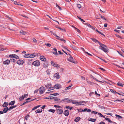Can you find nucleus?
<instances>
[{
	"label": "nucleus",
	"mask_w": 124,
	"mask_h": 124,
	"mask_svg": "<svg viewBox=\"0 0 124 124\" xmlns=\"http://www.w3.org/2000/svg\"><path fill=\"white\" fill-rule=\"evenodd\" d=\"M70 86H69L67 87L66 88L65 90H69L70 89Z\"/></svg>",
	"instance_id": "46"
},
{
	"label": "nucleus",
	"mask_w": 124,
	"mask_h": 124,
	"mask_svg": "<svg viewBox=\"0 0 124 124\" xmlns=\"http://www.w3.org/2000/svg\"><path fill=\"white\" fill-rule=\"evenodd\" d=\"M52 99H54L55 101H58L60 100V99L57 98V97H53Z\"/></svg>",
	"instance_id": "26"
},
{
	"label": "nucleus",
	"mask_w": 124,
	"mask_h": 124,
	"mask_svg": "<svg viewBox=\"0 0 124 124\" xmlns=\"http://www.w3.org/2000/svg\"><path fill=\"white\" fill-rule=\"evenodd\" d=\"M59 94L58 93H54L52 94H50V95H54V96H56L57 95H59Z\"/></svg>",
	"instance_id": "37"
},
{
	"label": "nucleus",
	"mask_w": 124,
	"mask_h": 124,
	"mask_svg": "<svg viewBox=\"0 0 124 124\" xmlns=\"http://www.w3.org/2000/svg\"><path fill=\"white\" fill-rule=\"evenodd\" d=\"M52 34L55 36H56L57 37H59V36H57L56 34L54 33L53 32L51 31Z\"/></svg>",
	"instance_id": "39"
},
{
	"label": "nucleus",
	"mask_w": 124,
	"mask_h": 124,
	"mask_svg": "<svg viewBox=\"0 0 124 124\" xmlns=\"http://www.w3.org/2000/svg\"><path fill=\"white\" fill-rule=\"evenodd\" d=\"M15 102L14 101H12L10 102L8 104L9 105H14Z\"/></svg>",
	"instance_id": "23"
},
{
	"label": "nucleus",
	"mask_w": 124,
	"mask_h": 124,
	"mask_svg": "<svg viewBox=\"0 0 124 124\" xmlns=\"http://www.w3.org/2000/svg\"><path fill=\"white\" fill-rule=\"evenodd\" d=\"M69 55V58L67 59V60L69 61L72 62L73 63H76V62L73 59L72 57L71 56V55Z\"/></svg>",
	"instance_id": "3"
},
{
	"label": "nucleus",
	"mask_w": 124,
	"mask_h": 124,
	"mask_svg": "<svg viewBox=\"0 0 124 124\" xmlns=\"http://www.w3.org/2000/svg\"><path fill=\"white\" fill-rule=\"evenodd\" d=\"M23 63V61L20 60H19L17 61L16 62V63L19 65H22Z\"/></svg>",
	"instance_id": "11"
},
{
	"label": "nucleus",
	"mask_w": 124,
	"mask_h": 124,
	"mask_svg": "<svg viewBox=\"0 0 124 124\" xmlns=\"http://www.w3.org/2000/svg\"><path fill=\"white\" fill-rule=\"evenodd\" d=\"M56 110L57 113L59 115L62 114L63 113V110L61 108H56Z\"/></svg>",
	"instance_id": "8"
},
{
	"label": "nucleus",
	"mask_w": 124,
	"mask_h": 124,
	"mask_svg": "<svg viewBox=\"0 0 124 124\" xmlns=\"http://www.w3.org/2000/svg\"><path fill=\"white\" fill-rule=\"evenodd\" d=\"M61 85L58 84H56L54 85L55 88L56 89H59Z\"/></svg>",
	"instance_id": "17"
},
{
	"label": "nucleus",
	"mask_w": 124,
	"mask_h": 124,
	"mask_svg": "<svg viewBox=\"0 0 124 124\" xmlns=\"http://www.w3.org/2000/svg\"><path fill=\"white\" fill-rule=\"evenodd\" d=\"M50 85L49 84H47L45 85V86L47 88H48L50 86Z\"/></svg>",
	"instance_id": "42"
},
{
	"label": "nucleus",
	"mask_w": 124,
	"mask_h": 124,
	"mask_svg": "<svg viewBox=\"0 0 124 124\" xmlns=\"http://www.w3.org/2000/svg\"><path fill=\"white\" fill-rule=\"evenodd\" d=\"M59 29L60 30H62V31H65V30L64 29H62L61 28L59 27Z\"/></svg>",
	"instance_id": "47"
},
{
	"label": "nucleus",
	"mask_w": 124,
	"mask_h": 124,
	"mask_svg": "<svg viewBox=\"0 0 124 124\" xmlns=\"http://www.w3.org/2000/svg\"><path fill=\"white\" fill-rule=\"evenodd\" d=\"M33 41L35 43H36L37 42V40H36L34 38H33L32 39Z\"/></svg>",
	"instance_id": "44"
},
{
	"label": "nucleus",
	"mask_w": 124,
	"mask_h": 124,
	"mask_svg": "<svg viewBox=\"0 0 124 124\" xmlns=\"http://www.w3.org/2000/svg\"><path fill=\"white\" fill-rule=\"evenodd\" d=\"M32 64L35 66L38 67L40 65V63L39 61L36 60L32 62Z\"/></svg>",
	"instance_id": "4"
},
{
	"label": "nucleus",
	"mask_w": 124,
	"mask_h": 124,
	"mask_svg": "<svg viewBox=\"0 0 124 124\" xmlns=\"http://www.w3.org/2000/svg\"><path fill=\"white\" fill-rule=\"evenodd\" d=\"M65 108H66L68 109H69L70 110H71L72 108V107L69 106H66Z\"/></svg>",
	"instance_id": "35"
},
{
	"label": "nucleus",
	"mask_w": 124,
	"mask_h": 124,
	"mask_svg": "<svg viewBox=\"0 0 124 124\" xmlns=\"http://www.w3.org/2000/svg\"><path fill=\"white\" fill-rule=\"evenodd\" d=\"M8 110H9L8 107H7L4 108L3 111L4 113H6Z\"/></svg>",
	"instance_id": "16"
},
{
	"label": "nucleus",
	"mask_w": 124,
	"mask_h": 124,
	"mask_svg": "<svg viewBox=\"0 0 124 124\" xmlns=\"http://www.w3.org/2000/svg\"><path fill=\"white\" fill-rule=\"evenodd\" d=\"M89 121L92 122H95L96 120V119H92L90 118L88 120Z\"/></svg>",
	"instance_id": "27"
},
{
	"label": "nucleus",
	"mask_w": 124,
	"mask_h": 124,
	"mask_svg": "<svg viewBox=\"0 0 124 124\" xmlns=\"http://www.w3.org/2000/svg\"><path fill=\"white\" fill-rule=\"evenodd\" d=\"M117 85L119 86H120L123 87V86L124 84L120 82H118L117 83Z\"/></svg>",
	"instance_id": "28"
},
{
	"label": "nucleus",
	"mask_w": 124,
	"mask_h": 124,
	"mask_svg": "<svg viewBox=\"0 0 124 124\" xmlns=\"http://www.w3.org/2000/svg\"><path fill=\"white\" fill-rule=\"evenodd\" d=\"M110 90L111 91V92L112 93H115V91L114 90L112 89H111Z\"/></svg>",
	"instance_id": "52"
},
{
	"label": "nucleus",
	"mask_w": 124,
	"mask_h": 124,
	"mask_svg": "<svg viewBox=\"0 0 124 124\" xmlns=\"http://www.w3.org/2000/svg\"><path fill=\"white\" fill-rule=\"evenodd\" d=\"M81 119L80 117H78L76 119H75L74 121L75 122H78Z\"/></svg>",
	"instance_id": "21"
},
{
	"label": "nucleus",
	"mask_w": 124,
	"mask_h": 124,
	"mask_svg": "<svg viewBox=\"0 0 124 124\" xmlns=\"http://www.w3.org/2000/svg\"><path fill=\"white\" fill-rule=\"evenodd\" d=\"M10 60L11 61L13 62H15V59H10Z\"/></svg>",
	"instance_id": "48"
},
{
	"label": "nucleus",
	"mask_w": 124,
	"mask_h": 124,
	"mask_svg": "<svg viewBox=\"0 0 124 124\" xmlns=\"http://www.w3.org/2000/svg\"><path fill=\"white\" fill-rule=\"evenodd\" d=\"M76 29V31H77V32H78L79 33H80V31L79 29H78L77 28V29Z\"/></svg>",
	"instance_id": "57"
},
{
	"label": "nucleus",
	"mask_w": 124,
	"mask_h": 124,
	"mask_svg": "<svg viewBox=\"0 0 124 124\" xmlns=\"http://www.w3.org/2000/svg\"><path fill=\"white\" fill-rule=\"evenodd\" d=\"M79 111L80 112H81L83 111V109L82 108H81L79 110Z\"/></svg>",
	"instance_id": "54"
},
{
	"label": "nucleus",
	"mask_w": 124,
	"mask_h": 124,
	"mask_svg": "<svg viewBox=\"0 0 124 124\" xmlns=\"http://www.w3.org/2000/svg\"><path fill=\"white\" fill-rule=\"evenodd\" d=\"M37 107H36V106H35V107H34V108H33L32 109V110H35V109H36L37 108Z\"/></svg>",
	"instance_id": "61"
},
{
	"label": "nucleus",
	"mask_w": 124,
	"mask_h": 124,
	"mask_svg": "<svg viewBox=\"0 0 124 124\" xmlns=\"http://www.w3.org/2000/svg\"><path fill=\"white\" fill-rule=\"evenodd\" d=\"M53 50L55 51L52 52V53L55 54H56L57 53V50L56 48H54L53 49Z\"/></svg>",
	"instance_id": "22"
},
{
	"label": "nucleus",
	"mask_w": 124,
	"mask_h": 124,
	"mask_svg": "<svg viewBox=\"0 0 124 124\" xmlns=\"http://www.w3.org/2000/svg\"><path fill=\"white\" fill-rule=\"evenodd\" d=\"M39 90L40 94H42L45 92V87L42 86L39 88Z\"/></svg>",
	"instance_id": "5"
},
{
	"label": "nucleus",
	"mask_w": 124,
	"mask_h": 124,
	"mask_svg": "<svg viewBox=\"0 0 124 124\" xmlns=\"http://www.w3.org/2000/svg\"><path fill=\"white\" fill-rule=\"evenodd\" d=\"M99 69H101V70H102L103 71H105L106 70H105L103 68H101V67H100L99 68Z\"/></svg>",
	"instance_id": "50"
},
{
	"label": "nucleus",
	"mask_w": 124,
	"mask_h": 124,
	"mask_svg": "<svg viewBox=\"0 0 124 124\" xmlns=\"http://www.w3.org/2000/svg\"><path fill=\"white\" fill-rule=\"evenodd\" d=\"M99 44L100 45L99 47L100 49L106 53H108L109 52V50L106 45L102 44L101 43L100 44Z\"/></svg>",
	"instance_id": "1"
},
{
	"label": "nucleus",
	"mask_w": 124,
	"mask_h": 124,
	"mask_svg": "<svg viewBox=\"0 0 124 124\" xmlns=\"http://www.w3.org/2000/svg\"><path fill=\"white\" fill-rule=\"evenodd\" d=\"M40 60L42 61H46V59L45 58V57L44 56H41L40 57Z\"/></svg>",
	"instance_id": "15"
},
{
	"label": "nucleus",
	"mask_w": 124,
	"mask_h": 124,
	"mask_svg": "<svg viewBox=\"0 0 124 124\" xmlns=\"http://www.w3.org/2000/svg\"><path fill=\"white\" fill-rule=\"evenodd\" d=\"M54 77L57 79H59L60 77V76L59 75V73L57 72L54 74Z\"/></svg>",
	"instance_id": "10"
},
{
	"label": "nucleus",
	"mask_w": 124,
	"mask_h": 124,
	"mask_svg": "<svg viewBox=\"0 0 124 124\" xmlns=\"http://www.w3.org/2000/svg\"><path fill=\"white\" fill-rule=\"evenodd\" d=\"M100 16L104 20H106V19L105 18V17L104 16H102V15H100Z\"/></svg>",
	"instance_id": "43"
},
{
	"label": "nucleus",
	"mask_w": 124,
	"mask_h": 124,
	"mask_svg": "<svg viewBox=\"0 0 124 124\" xmlns=\"http://www.w3.org/2000/svg\"><path fill=\"white\" fill-rule=\"evenodd\" d=\"M24 95H23L21 97H20L19 98V99L20 101H21L22 100H23L24 99Z\"/></svg>",
	"instance_id": "34"
},
{
	"label": "nucleus",
	"mask_w": 124,
	"mask_h": 124,
	"mask_svg": "<svg viewBox=\"0 0 124 124\" xmlns=\"http://www.w3.org/2000/svg\"><path fill=\"white\" fill-rule=\"evenodd\" d=\"M24 57L27 58H33L35 56V55H24Z\"/></svg>",
	"instance_id": "7"
},
{
	"label": "nucleus",
	"mask_w": 124,
	"mask_h": 124,
	"mask_svg": "<svg viewBox=\"0 0 124 124\" xmlns=\"http://www.w3.org/2000/svg\"><path fill=\"white\" fill-rule=\"evenodd\" d=\"M75 102L76 104H75L78 105H83L82 103H83L84 102L85 103V102L83 101H75Z\"/></svg>",
	"instance_id": "9"
},
{
	"label": "nucleus",
	"mask_w": 124,
	"mask_h": 124,
	"mask_svg": "<svg viewBox=\"0 0 124 124\" xmlns=\"http://www.w3.org/2000/svg\"><path fill=\"white\" fill-rule=\"evenodd\" d=\"M54 106L56 108H62L61 106L59 105H54Z\"/></svg>",
	"instance_id": "33"
},
{
	"label": "nucleus",
	"mask_w": 124,
	"mask_h": 124,
	"mask_svg": "<svg viewBox=\"0 0 124 124\" xmlns=\"http://www.w3.org/2000/svg\"><path fill=\"white\" fill-rule=\"evenodd\" d=\"M62 101L68 103H71L73 104H76L75 100H71L69 98H64L62 100Z\"/></svg>",
	"instance_id": "2"
},
{
	"label": "nucleus",
	"mask_w": 124,
	"mask_h": 124,
	"mask_svg": "<svg viewBox=\"0 0 124 124\" xmlns=\"http://www.w3.org/2000/svg\"><path fill=\"white\" fill-rule=\"evenodd\" d=\"M63 113L65 116H68L69 115V111L68 110H65Z\"/></svg>",
	"instance_id": "13"
},
{
	"label": "nucleus",
	"mask_w": 124,
	"mask_h": 124,
	"mask_svg": "<svg viewBox=\"0 0 124 124\" xmlns=\"http://www.w3.org/2000/svg\"><path fill=\"white\" fill-rule=\"evenodd\" d=\"M85 24L86 25H87V26L89 27L90 25V24L87 23H85Z\"/></svg>",
	"instance_id": "53"
},
{
	"label": "nucleus",
	"mask_w": 124,
	"mask_h": 124,
	"mask_svg": "<svg viewBox=\"0 0 124 124\" xmlns=\"http://www.w3.org/2000/svg\"><path fill=\"white\" fill-rule=\"evenodd\" d=\"M38 89H36L35 90L34 92V93H37L38 92Z\"/></svg>",
	"instance_id": "62"
},
{
	"label": "nucleus",
	"mask_w": 124,
	"mask_h": 124,
	"mask_svg": "<svg viewBox=\"0 0 124 124\" xmlns=\"http://www.w3.org/2000/svg\"><path fill=\"white\" fill-rule=\"evenodd\" d=\"M91 39L94 42H97L99 44H100V42L98 40H97L95 39L94 38H92Z\"/></svg>",
	"instance_id": "18"
},
{
	"label": "nucleus",
	"mask_w": 124,
	"mask_h": 124,
	"mask_svg": "<svg viewBox=\"0 0 124 124\" xmlns=\"http://www.w3.org/2000/svg\"><path fill=\"white\" fill-rule=\"evenodd\" d=\"M51 63L52 65L54 67H56L57 68H59L60 67L59 65L55 63L53 61H51Z\"/></svg>",
	"instance_id": "6"
},
{
	"label": "nucleus",
	"mask_w": 124,
	"mask_h": 124,
	"mask_svg": "<svg viewBox=\"0 0 124 124\" xmlns=\"http://www.w3.org/2000/svg\"><path fill=\"white\" fill-rule=\"evenodd\" d=\"M98 114L99 115H100L101 117L103 116V115L101 113H99Z\"/></svg>",
	"instance_id": "58"
},
{
	"label": "nucleus",
	"mask_w": 124,
	"mask_h": 124,
	"mask_svg": "<svg viewBox=\"0 0 124 124\" xmlns=\"http://www.w3.org/2000/svg\"><path fill=\"white\" fill-rule=\"evenodd\" d=\"M45 45L49 47H50L51 46V45L49 43H46Z\"/></svg>",
	"instance_id": "40"
},
{
	"label": "nucleus",
	"mask_w": 124,
	"mask_h": 124,
	"mask_svg": "<svg viewBox=\"0 0 124 124\" xmlns=\"http://www.w3.org/2000/svg\"><path fill=\"white\" fill-rule=\"evenodd\" d=\"M116 37H118L119 38L122 39V37H121L119 35H118L116 34Z\"/></svg>",
	"instance_id": "45"
},
{
	"label": "nucleus",
	"mask_w": 124,
	"mask_h": 124,
	"mask_svg": "<svg viewBox=\"0 0 124 124\" xmlns=\"http://www.w3.org/2000/svg\"><path fill=\"white\" fill-rule=\"evenodd\" d=\"M42 111V109H38L36 110L35 112L36 113H39L41 112Z\"/></svg>",
	"instance_id": "24"
},
{
	"label": "nucleus",
	"mask_w": 124,
	"mask_h": 124,
	"mask_svg": "<svg viewBox=\"0 0 124 124\" xmlns=\"http://www.w3.org/2000/svg\"><path fill=\"white\" fill-rule=\"evenodd\" d=\"M99 124H106L104 122L101 121L100 122Z\"/></svg>",
	"instance_id": "56"
},
{
	"label": "nucleus",
	"mask_w": 124,
	"mask_h": 124,
	"mask_svg": "<svg viewBox=\"0 0 124 124\" xmlns=\"http://www.w3.org/2000/svg\"><path fill=\"white\" fill-rule=\"evenodd\" d=\"M92 114L93 113L94 114H96L97 113V112L96 111H92L91 112Z\"/></svg>",
	"instance_id": "49"
},
{
	"label": "nucleus",
	"mask_w": 124,
	"mask_h": 124,
	"mask_svg": "<svg viewBox=\"0 0 124 124\" xmlns=\"http://www.w3.org/2000/svg\"><path fill=\"white\" fill-rule=\"evenodd\" d=\"M24 95V98L25 97H27V96H28V94H25Z\"/></svg>",
	"instance_id": "64"
},
{
	"label": "nucleus",
	"mask_w": 124,
	"mask_h": 124,
	"mask_svg": "<svg viewBox=\"0 0 124 124\" xmlns=\"http://www.w3.org/2000/svg\"><path fill=\"white\" fill-rule=\"evenodd\" d=\"M29 102V101H27L25 102H24L23 103V104H22V105H21V106H22L24 105V104H25L27 103H28V102Z\"/></svg>",
	"instance_id": "41"
},
{
	"label": "nucleus",
	"mask_w": 124,
	"mask_h": 124,
	"mask_svg": "<svg viewBox=\"0 0 124 124\" xmlns=\"http://www.w3.org/2000/svg\"><path fill=\"white\" fill-rule=\"evenodd\" d=\"M77 7H78L79 9L80 8H81V5L79 4H77Z\"/></svg>",
	"instance_id": "36"
},
{
	"label": "nucleus",
	"mask_w": 124,
	"mask_h": 124,
	"mask_svg": "<svg viewBox=\"0 0 124 124\" xmlns=\"http://www.w3.org/2000/svg\"><path fill=\"white\" fill-rule=\"evenodd\" d=\"M20 53L21 54H25L26 53V52L25 51H23L22 52H21Z\"/></svg>",
	"instance_id": "55"
},
{
	"label": "nucleus",
	"mask_w": 124,
	"mask_h": 124,
	"mask_svg": "<svg viewBox=\"0 0 124 124\" xmlns=\"http://www.w3.org/2000/svg\"><path fill=\"white\" fill-rule=\"evenodd\" d=\"M10 61L8 60H7L4 61L3 62V64H9Z\"/></svg>",
	"instance_id": "14"
},
{
	"label": "nucleus",
	"mask_w": 124,
	"mask_h": 124,
	"mask_svg": "<svg viewBox=\"0 0 124 124\" xmlns=\"http://www.w3.org/2000/svg\"><path fill=\"white\" fill-rule=\"evenodd\" d=\"M54 88V87L53 86H52L50 85V86L49 87V89H48L47 91H49L50 90H53Z\"/></svg>",
	"instance_id": "19"
},
{
	"label": "nucleus",
	"mask_w": 124,
	"mask_h": 124,
	"mask_svg": "<svg viewBox=\"0 0 124 124\" xmlns=\"http://www.w3.org/2000/svg\"><path fill=\"white\" fill-rule=\"evenodd\" d=\"M46 107V105H44L43 106H42V107H41V108L42 109H44L45 108V107Z\"/></svg>",
	"instance_id": "63"
},
{
	"label": "nucleus",
	"mask_w": 124,
	"mask_h": 124,
	"mask_svg": "<svg viewBox=\"0 0 124 124\" xmlns=\"http://www.w3.org/2000/svg\"><path fill=\"white\" fill-rule=\"evenodd\" d=\"M105 119L107 121H108L110 123H112L113 122L111 121V120L109 118H105Z\"/></svg>",
	"instance_id": "31"
},
{
	"label": "nucleus",
	"mask_w": 124,
	"mask_h": 124,
	"mask_svg": "<svg viewBox=\"0 0 124 124\" xmlns=\"http://www.w3.org/2000/svg\"><path fill=\"white\" fill-rule=\"evenodd\" d=\"M17 106L16 105L13 106H12L10 107L9 108V110L11 109H12L15 108Z\"/></svg>",
	"instance_id": "29"
},
{
	"label": "nucleus",
	"mask_w": 124,
	"mask_h": 124,
	"mask_svg": "<svg viewBox=\"0 0 124 124\" xmlns=\"http://www.w3.org/2000/svg\"><path fill=\"white\" fill-rule=\"evenodd\" d=\"M53 97H47L45 98V99H52Z\"/></svg>",
	"instance_id": "30"
},
{
	"label": "nucleus",
	"mask_w": 124,
	"mask_h": 124,
	"mask_svg": "<svg viewBox=\"0 0 124 124\" xmlns=\"http://www.w3.org/2000/svg\"><path fill=\"white\" fill-rule=\"evenodd\" d=\"M99 107L100 108H101V109H104V107L102 106H101L99 105Z\"/></svg>",
	"instance_id": "51"
},
{
	"label": "nucleus",
	"mask_w": 124,
	"mask_h": 124,
	"mask_svg": "<svg viewBox=\"0 0 124 124\" xmlns=\"http://www.w3.org/2000/svg\"><path fill=\"white\" fill-rule=\"evenodd\" d=\"M122 27L121 26H118L117 27V28L118 29H121V28H122Z\"/></svg>",
	"instance_id": "59"
},
{
	"label": "nucleus",
	"mask_w": 124,
	"mask_h": 124,
	"mask_svg": "<svg viewBox=\"0 0 124 124\" xmlns=\"http://www.w3.org/2000/svg\"><path fill=\"white\" fill-rule=\"evenodd\" d=\"M115 116L117 117H118V118H122V116H120L119 115H116Z\"/></svg>",
	"instance_id": "38"
},
{
	"label": "nucleus",
	"mask_w": 124,
	"mask_h": 124,
	"mask_svg": "<svg viewBox=\"0 0 124 124\" xmlns=\"http://www.w3.org/2000/svg\"><path fill=\"white\" fill-rule=\"evenodd\" d=\"M116 66H117L118 67L120 68H121L124 69V68L122 67H120L119 65H116Z\"/></svg>",
	"instance_id": "60"
},
{
	"label": "nucleus",
	"mask_w": 124,
	"mask_h": 124,
	"mask_svg": "<svg viewBox=\"0 0 124 124\" xmlns=\"http://www.w3.org/2000/svg\"><path fill=\"white\" fill-rule=\"evenodd\" d=\"M19 33H20L22 35H25L26 34V32L22 30H20Z\"/></svg>",
	"instance_id": "20"
},
{
	"label": "nucleus",
	"mask_w": 124,
	"mask_h": 124,
	"mask_svg": "<svg viewBox=\"0 0 124 124\" xmlns=\"http://www.w3.org/2000/svg\"><path fill=\"white\" fill-rule=\"evenodd\" d=\"M48 111L51 112L53 113H54L55 111V109H50L48 110Z\"/></svg>",
	"instance_id": "32"
},
{
	"label": "nucleus",
	"mask_w": 124,
	"mask_h": 124,
	"mask_svg": "<svg viewBox=\"0 0 124 124\" xmlns=\"http://www.w3.org/2000/svg\"><path fill=\"white\" fill-rule=\"evenodd\" d=\"M8 102H5L2 105L3 107H7L8 105Z\"/></svg>",
	"instance_id": "25"
},
{
	"label": "nucleus",
	"mask_w": 124,
	"mask_h": 124,
	"mask_svg": "<svg viewBox=\"0 0 124 124\" xmlns=\"http://www.w3.org/2000/svg\"><path fill=\"white\" fill-rule=\"evenodd\" d=\"M9 57L11 58H14L17 59L19 58V57L17 55H10L9 56Z\"/></svg>",
	"instance_id": "12"
}]
</instances>
